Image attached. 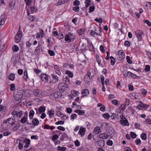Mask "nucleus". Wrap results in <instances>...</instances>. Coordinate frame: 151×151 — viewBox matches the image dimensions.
Segmentation results:
<instances>
[{"label":"nucleus","instance_id":"nucleus-14","mask_svg":"<svg viewBox=\"0 0 151 151\" xmlns=\"http://www.w3.org/2000/svg\"><path fill=\"white\" fill-rule=\"evenodd\" d=\"M15 3V0H10L9 6L11 9H13L14 8Z\"/></svg>","mask_w":151,"mask_h":151},{"label":"nucleus","instance_id":"nucleus-29","mask_svg":"<svg viewBox=\"0 0 151 151\" xmlns=\"http://www.w3.org/2000/svg\"><path fill=\"white\" fill-rule=\"evenodd\" d=\"M41 48L40 45H38L34 51V53L37 55L39 54L40 52V49Z\"/></svg>","mask_w":151,"mask_h":151},{"label":"nucleus","instance_id":"nucleus-62","mask_svg":"<svg viewBox=\"0 0 151 151\" xmlns=\"http://www.w3.org/2000/svg\"><path fill=\"white\" fill-rule=\"evenodd\" d=\"M57 129H59L60 130L62 131H64L65 130V128L61 126H59L57 127Z\"/></svg>","mask_w":151,"mask_h":151},{"label":"nucleus","instance_id":"nucleus-43","mask_svg":"<svg viewBox=\"0 0 151 151\" xmlns=\"http://www.w3.org/2000/svg\"><path fill=\"white\" fill-rule=\"evenodd\" d=\"M141 137L142 140H146L147 139L146 134L144 133H143L141 134Z\"/></svg>","mask_w":151,"mask_h":151},{"label":"nucleus","instance_id":"nucleus-19","mask_svg":"<svg viewBox=\"0 0 151 151\" xmlns=\"http://www.w3.org/2000/svg\"><path fill=\"white\" fill-rule=\"evenodd\" d=\"M31 13L29 12V10H27V15L28 16V18L29 20L32 21H33L35 20V17L34 16L30 15Z\"/></svg>","mask_w":151,"mask_h":151},{"label":"nucleus","instance_id":"nucleus-32","mask_svg":"<svg viewBox=\"0 0 151 151\" xmlns=\"http://www.w3.org/2000/svg\"><path fill=\"white\" fill-rule=\"evenodd\" d=\"M15 74L12 73H11L9 75L8 78L11 81H13L15 78Z\"/></svg>","mask_w":151,"mask_h":151},{"label":"nucleus","instance_id":"nucleus-55","mask_svg":"<svg viewBox=\"0 0 151 151\" xmlns=\"http://www.w3.org/2000/svg\"><path fill=\"white\" fill-rule=\"evenodd\" d=\"M95 21L96 22L100 23H102L103 22L102 18L101 17L99 19L97 18H96L95 19Z\"/></svg>","mask_w":151,"mask_h":151},{"label":"nucleus","instance_id":"nucleus-18","mask_svg":"<svg viewBox=\"0 0 151 151\" xmlns=\"http://www.w3.org/2000/svg\"><path fill=\"white\" fill-rule=\"evenodd\" d=\"M92 78L89 76V75L87 74L84 77V80L86 83L89 82Z\"/></svg>","mask_w":151,"mask_h":151},{"label":"nucleus","instance_id":"nucleus-36","mask_svg":"<svg viewBox=\"0 0 151 151\" xmlns=\"http://www.w3.org/2000/svg\"><path fill=\"white\" fill-rule=\"evenodd\" d=\"M12 50L14 52H17L19 51V48L17 46L14 45L12 46Z\"/></svg>","mask_w":151,"mask_h":151},{"label":"nucleus","instance_id":"nucleus-27","mask_svg":"<svg viewBox=\"0 0 151 151\" xmlns=\"http://www.w3.org/2000/svg\"><path fill=\"white\" fill-rule=\"evenodd\" d=\"M89 93V91L88 90L85 89L83 90L82 93V95L83 97L87 96Z\"/></svg>","mask_w":151,"mask_h":151},{"label":"nucleus","instance_id":"nucleus-64","mask_svg":"<svg viewBox=\"0 0 151 151\" xmlns=\"http://www.w3.org/2000/svg\"><path fill=\"white\" fill-rule=\"evenodd\" d=\"M106 144L108 145L112 146L113 145V142L110 140H109L107 141Z\"/></svg>","mask_w":151,"mask_h":151},{"label":"nucleus","instance_id":"nucleus-15","mask_svg":"<svg viewBox=\"0 0 151 151\" xmlns=\"http://www.w3.org/2000/svg\"><path fill=\"white\" fill-rule=\"evenodd\" d=\"M96 144L99 147L102 148L104 145V142L103 140H99L96 142Z\"/></svg>","mask_w":151,"mask_h":151},{"label":"nucleus","instance_id":"nucleus-34","mask_svg":"<svg viewBox=\"0 0 151 151\" xmlns=\"http://www.w3.org/2000/svg\"><path fill=\"white\" fill-rule=\"evenodd\" d=\"M58 150L59 151H65L66 149V147L59 146L57 147Z\"/></svg>","mask_w":151,"mask_h":151},{"label":"nucleus","instance_id":"nucleus-2","mask_svg":"<svg viewBox=\"0 0 151 151\" xmlns=\"http://www.w3.org/2000/svg\"><path fill=\"white\" fill-rule=\"evenodd\" d=\"M76 37L73 33L70 32L68 33L65 36V40L68 42L73 41L75 39Z\"/></svg>","mask_w":151,"mask_h":151},{"label":"nucleus","instance_id":"nucleus-35","mask_svg":"<svg viewBox=\"0 0 151 151\" xmlns=\"http://www.w3.org/2000/svg\"><path fill=\"white\" fill-rule=\"evenodd\" d=\"M35 114L34 111L33 110H31L29 113V116L30 119H32Z\"/></svg>","mask_w":151,"mask_h":151},{"label":"nucleus","instance_id":"nucleus-56","mask_svg":"<svg viewBox=\"0 0 151 151\" xmlns=\"http://www.w3.org/2000/svg\"><path fill=\"white\" fill-rule=\"evenodd\" d=\"M126 59L127 60V62L129 63L130 64L132 63V61L130 60V57L129 56H127Z\"/></svg>","mask_w":151,"mask_h":151},{"label":"nucleus","instance_id":"nucleus-17","mask_svg":"<svg viewBox=\"0 0 151 151\" xmlns=\"http://www.w3.org/2000/svg\"><path fill=\"white\" fill-rule=\"evenodd\" d=\"M87 74L89 75V76L92 78L95 75V71L93 69H91L89 70Z\"/></svg>","mask_w":151,"mask_h":151},{"label":"nucleus","instance_id":"nucleus-26","mask_svg":"<svg viewBox=\"0 0 151 151\" xmlns=\"http://www.w3.org/2000/svg\"><path fill=\"white\" fill-rule=\"evenodd\" d=\"M118 54L119 57H121L122 58H123L125 57V54L122 50H119L118 52Z\"/></svg>","mask_w":151,"mask_h":151},{"label":"nucleus","instance_id":"nucleus-6","mask_svg":"<svg viewBox=\"0 0 151 151\" xmlns=\"http://www.w3.org/2000/svg\"><path fill=\"white\" fill-rule=\"evenodd\" d=\"M12 114L13 116V117L14 119L16 117L20 118L22 116V111H14L12 113Z\"/></svg>","mask_w":151,"mask_h":151},{"label":"nucleus","instance_id":"nucleus-25","mask_svg":"<svg viewBox=\"0 0 151 151\" xmlns=\"http://www.w3.org/2000/svg\"><path fill=\"white\" fill-rule=\"evenodd\" d=\"M68 0H59L58 2L56 4L57 6L61 5L66 3Z\"/></svg>","mask_w":151,"mask_h":151},{"label":"nucleus","instance_id":"nucleus-22","mask_svg":"<svg viewBox=\"0 0 151 151\" xmlns=\"http://www.w3.org/2000/svg\"><path fill=\"white\" fill-rule=\"evenodd\" d=\"M101 132V131L99 127H97L94 129V132L93 134L94 133L95 135L99 134Z\"/></svg>","mask_w":151,"mask_h":151},{"label":"nucleus","instance_id":"nucleus-10","mask_svg":"<svg viewBox=\"0 0 151 151\" xmlns=\"http://www.w3.org/2000/svg\"><path fill=\"white\" fill-rule=\"evenodd\" d=\"M34 4L33 5H31L29 8L28 9H27V10H29V12H31V13H33L34 12H36L37 11V8L35 6V3H34Z\"/></svg>","mask_w":151,"mask_h":151},{"label":"nucleus","instance_id":"nucleus-42","mask_svg":"<svg viewBox=\"0 0 151 151\" xmlns=\"http://www.w3.org/2000/svg\"><path fill=\"white\" fill-rule=\"evenodd\" d=\"M65 73L68 75L70 78H72L73 76V73L70 71L69 70H66L65 72Z\"/></svg>","mask_w":151,"mask_h":151},{"label":"nucleus","instance_id":"nucleus-57","mask_svg":"<svg viewBox=\"0 0 151 151\" xmlns=\"http://www.w3.org/2000/svg\"><path fill=\"white\" fill-rule=\"evenodd\" d=\"M73 11L78 12L79 11V7L78 6H75L73 7Z\"/></svg>","mask_w":151,"mask_h":151},{"label":"nucleus","instance_id":"nucleus-9","mask_svg":"<svg viewBox=\"0 0 151 151\" xmlns=\"http://www.w3.org/2000/svg\"><path fill=\"white\" fill-rule=\"evenodd\" d=\"M51 78L50 81V82L53 83H55L57 82L59 80L58 77L56 75L52 74H51Z\"/></svg>","mask_w":151,"mask_h":151},{"label":"nucleus","instance_id":"nucleus-31","mask_svg":"<svg viewBox=\"0 0 151 151\" xmlns=\"http://www.w3.org/2000/svg\"><path fill=\"white\" fill-rule=\"evenodd\" d=\"M55 128V127H53V126H49V125H48V124L45 125L44 126V128L45 129H49L51 130H53Z\"/></svg>","mask_w":151,"mask_h":151},{"label":"nucleus","instance_id":"nucleus-51","mask_svg":"<svg viewBox=\"0 0 151 151\" xmlns=\"http://www.w3.org/2000/svg\"><path fill=\"white\" fill-rule=\"evenodd\" d=\"M91 3V0H86L85 1L86 4V7H88L90 5Z\"/></svg>","mask_w":151,"mask_h":151},{"label":"nucleus","instance_id":"nucleus-54","mask_svg":"<svg viewBox=\"0 0 151 151\" xmlns=\"http://www.w3.org/2000/svg\"><path fill=\"white\" fill-rule=\"evenodd\" d=\"M130 95H132V96H133L135 99H137L139 97V96L137 95L134 93H133L130 94Z\"/></svg>","mask_w":151,"mask_h":151},{"label":"nucleus","instance_id":"nucleus-8","mask_svg":"<svg viewBox=\"0 0 151 151\" xmlns=\"http://www.w3.org/2000/svg\"><path fill=\"white\" fill-rule=\"evenodd\" d=\"M68 86L64 83H60L58 86V89L61 91H64L66 90Z\"/></svg>","mask_w":151,"mask_h":151},{"label":"nucleus","instance_id":"nucleus-3","mask_svg":"<svg viewBox=\"0 0 151 151\" xmlns=\"http://www.w3.org/2000/svg\"><path fill=\"white\" fill-rule=\"evenodd\" d=\"M43 92L40 90L35 89L33 90V93L34 96L42 98L44 96Z\"/></svg>","mask_w":151,"mask_h":151},{"label":"nucleus","instance_id":"nucleus-38","mask_svg":"<svg viewBox=\"0 0 151 151\" xmlns=\"http://www.w3.org/2000/svg\"><path fill=\"white\" fill-rule=\"evenodd\" d=\"M24 141L20 140V142L19 143L18 148L19 150H22L23 147V144Z\"/></svg>","mask_w":151,"mask_h":151},{"label":"nucleus","instance_id":"nucleus-11","mask_svg":"<svg viewBox=\"0 0 151 151\" xmlns=\"http://www.w3.org/2000/svg\"><path fill=\"white\" fill-rule=\"evenodd\" d=\"M40 77L42 81L44 83L47 82L48 80V76L45 74H42Z\"/></svg>","mask_w":151,"mask_h":151},{"label":"nucleus","instance_id":"nucleus-21","mask_svg":"<svg viewBox=\"0 0 151 151\" xmlns=\"http://www.w3.org/2000/svg\"><path fill=\"white\" fill-rule=\"evenodd\" d=\"M6 18L4 16H1L0 18V27L4 25L6 21Z\"/></svg>","mask_w":151,"mask_h":151},{"label":"nucleus","instance_id":"nucleus-45","mask_svg":"<svg viewBox=\"0 0 151 151\" xmlns=\"http://www.w3.org/2000/svg\"><path fill=\"white\" fill-rule=\"evenodd\" d=\"M90 33L91 35H92V36H94V35L95 34H96V35H100V34H99V33H98V32H94V31H93V30H91Z\"/></svg>","mask_w":151,"mask_h":151},{"label":"nucleus","instance_id":"nucleus-40","mask_svg":"<svg viewBox=\"0 0 151 151\" xmlns=\"http://www.w3.org/2000/svg\"><path fill=\"white\" fill-rule=\"evenodd\" d=\"M96 62L99 65H100L101 64V59L99 56L98 55H96Z\"/></svg>","mask_w":151,"mask_h":151},{"label":"nucleus","instance_id":"nucleus-37","mask_svg":"<svg viewBox=\"0 0 151 151\" xmlns=\"http://www.w3.org/2000/svg\"><path fill=\"white\" fill-rule=\"evenodd\" d=\"M45 110V108L44 106H41L38 109V111L40 114L44 112Z\"/></svg>","mask_w":151,"mask_h":151},{"label":"nucleus","instance_id":"nucleus-13","mask_svg":"<svg viewBox=\"0 0 151 151\" xmlns=\"http://www.w3.org/2000/svg\"><path fill=\"white\" fill-rule=\"evenodd\" d=\"M139 106L140 107L144 108L145 109H147L149 108L150 106L148 105H146V104H144L142 102L140 101L139 104L138 106H137L138 108H139Z\"/></svg>","mask_w":151,"mask_h":151},{"label":"nucleus","instance_id":"nucleus-46","mask_svg":"<svg viewBox=\"0 0 151 151\" xmlns=\"http://www.w3.org/2000/svg\"><path fill=\"white\" fill-rule=\"evenodd\" d=\"M10 90L12 91H14L15 89V86L14 84H12L10 85Z\"/></svg>","mask_w":151,"mask_h":151},{"label":"nucleus","instance_id":"nucleus-4","mask_svg":"<svg viewBox=\"0 0 151 151\" xmlns=\"http://www.w3.org/2000/svg\"><path fill=\"white\" fill-rule=\"evenodd\" d=\"M15 119L14 118H9L7 119L4 120L3 123L10 124L12 126L15 123L16 121Z\"/></svg>","mask_w":151,"mask_h":151},{"label":"nucleus","instance_id":"nucleus-23","mask_svg":"<svg viewBox=\"0 0 151 151\" xmlns=\"http://www.w3.org/2000/svg\"><path fill=\"white\" fill-rule=\"evenodd\" d=\"M55 111L52 109H50L48 112L49 117L50 118H52L54 115Z\"/></svg>","mask_w":151,"mask_h":151},{"label":"nucleus","instance_id":"nucleus-1","mask_svg":"<svg viewBox=\"0 0 151 151\" xmlns=\"http://www.w3.org/2000/svg\"><path fill=\"white\" fill-rule=\"evenodd\" d=\"M24 93V91L22 90L18 91L15 93L14 96L15 99L17 101H19L22 99Z\"/></svg>","mask_w":151,"mask_h":151},{"label":"nucleus","instance_id":"nucleus-52","mask_svg":"<svg viewBox=\"0 0 151 151\" xmlns=\"http://www.w3.org/2000/svg\"><path fill=\"white\" fill-rule=\"evenodd\" d=\"M103 116L104 118L106 119H109L110 117V116L108 113L103 114Z\"/></svg>","mask_w":151,"mask_h":151},{"label":"nucleus","instance_id":"nucleus-5","mask_svg":"<svg viewBox=\"0 0 151 151\" xmlns=\"http://www.w3.org/2000/svg\"><path fill=\"white\" fill-rule=\"evenodd\" d=\"M22 34V31L19 30L15 37L16 42L18 43L21 41Z\"/></svg>","mask_w":151,"mask_h":151},{"label":"nucleus","instance_id":"nucleus-58","mask_svg":"<svg viewBox=\"0 0 151 151\" xmlns=\"http://www.w3.org/2000/svg\"><path fill=\"white\" fill-rule=\"evenodd\" d=\"M95 8L94 6H91L89 8V11L90 12H93L95 9Z\"/></svg>","mask_w":151,"mask_h":151},{"label":"nucleus","instance_id":"nucleus-53","mask_svg":"<svg viewBox=\"0 0 151 151\" xmlns=\"http://www.w3.org/2000/svg\"><path fill=\"white\" fill-rule=\"evenodd\" d=\"M73 4L74 6H78L80 4V3L79 1L76 0L74 1Z\"/></svg>","mask_w":151,"mask_h":151},{"label":"nucleus","instance_id":"nucleus-49","mask_svg":"<svg viewBox=\"0 0 151 151\" xmlns=\"http://www.w3.org/2000/svg\"><path fill=\"white\" fill-rule=\"evenodd\" d=\"M48 53L51 56H53L55 55V53L52 50H49Z\"/></svg>","mask_w":151,"mask_h":151},{"label":"nucleus","instance_id":"nucleus-39","mask_svg":"<svg viewBox=\"0 0 151 151\" xmlns=\"http://www.w3.org/2000/svg\"><path fill=\"white\" fill-rule=\"evenodd\" d=\"M3 114H4L7 112L6 107L4 106H3L2 109L0 111Z\"/></svg>","mask_w":151,"mask_h":151},{"label":"nucleus","instance_id":"nucleus-44","mask_svg":"<svg viewBox=\"0 0 151 151\" xmlns=\"http://www.w3.org/2000/svg\"><path fill=\"white\" fill-rule=\"evenodd\" d=\"M111 59V63L112 65H114L115 62V60L114 58L111 56L110 57Z\"/></svg>","mask_w":151,"mask_h":151},{"label":"nucleus","instance_id":"nucleus-63","mask_svg":"<svg viewBox=\"0 0 151 151\" xmlns=\"http://www.w3.org/2000/svg\"><path fill=\"white\" fill-rule=\"evenodd\" d=\"M56 114L57 116L61 117L63 114L61 112L58 111H56Z\"/></svg>","mask_w":151,"mask_h":151},{"label":"nucleus","instance_id":"nucleus-30","mask_svg":"<svg viewBox=\"0 0 151 151\" xmlns=\"http://www.w3.org/2000/svg\"><path fill=\"white\" fill-rule=\"evenodd\" d=\"M32 123L34 126H36L39 124V122L37 119L35 118L33 119Z\"/></svg>","mask_w":151,"mask_h":151},{"label":"nucleus","instance_id":"nucleus-59","mask_svg":"<svg viewBox=\"0 0 151 151\" xmlns=\"http://www.w3.org/2000/svg\"><path fill=\"white\" fill-rule=\"evenodd\" d=\"M130 135L131 137L132 138L134 139L136 138V134L133 132H130Z\"/></svg>","mask_w":151,"mask_h":151},{"label":"nucleus","instance_id":"nucleus-16","mask_svg":"<svg viewBox=\"0 0 151 151\" xmlns=\"http://www.w3.org/2000/svg\"><path fill=\"white\" fill-rule=\"evenodd\" d=\"M107 130V133L109 134V137L112 136L114 133V129L113 128L111 127L109 128V129H108Z\"/></svg>","mask_w":151,"mask_h":151},{"label":"nucleus","instance_id":"nucleus-48","mask_svg":"<svg viewBox=\"0 0 151 151\" xmlns=\"http://www.w3.org/2000/svg\"><path fill=\"white\" fill-rule=\"evenodd\" d=\"M71 93L73 96H78V94H79V93L78 91L75 90L72 91Z\"/></svg>","mask_w":151,"mask_h":151},{"label":"nucleus","instance_id":"nucleus-20","mask_svg":"<svg viewBox=\"0 0 151 151\" xmlns=\"http://www.w3.org/2000/svg\"><path fill=\"white\" fill-rule=\"evenodd\" d=\"M119 122L122 125L124 126H129V123L127 119L125 120H120Z\"/></svg>","mask_w":151,"mask_h":151},{"label":"nucleus","instance_id":"nucleus-33","mask_svg":"<svg viewBox=\"0 0 151 151\" xmlns=\"http://www.w3.org/2000/svg\"><path fill=\"white\" fill-rule=\"evenodd\" d=\"M4 46V44L0 46V54L4 52L6 50V48Z\"/></svg>","mask_w":151,"mask_h":151},{"label":"nucleus","instance_id":"nucleus-7","mask_svg":"<svg viewBox=\"0 0 151 151\" xmlns=\"http://www.w3.org/2000/svg\"><path fill=\"white\" fill-rule=\"evenodd\" d=\"M135 34L137 37L138 41H142V36L143 35V33L142 32L139 30H137L135 31Z\"/></svg>","mask_w":151,"mask_h":151},{"label":"nucleus","instance_id":"nucleus-41","mask_svg":"<svg viewBox=\"0 0 151 151\" xmlns=\"http://www.w3.org/2000/svg\"><path fill=\"white\" fill-rule=\"evenodd\" d=\"M28 78V76L27 73V71H24V79L26 81H27V79Z\"/></svg>","mask_w":151,"mask_h":151},{"label":"nucleus","instance_id":"nucleus-47","mask_svg":"<svg viewBox=\"0 0 151 151\" xmlns=\"http://www.w3.org/2000/svg\"><path fill=\"white\" fill-rule=\"evenodd\" d=\"M59 138V137L58 135L55 134L52 137V141H55Z\"/></svg>","mask_w":151,"mask_h":151},{"label":"nucleus","instance_id":"nucleus-61","mask_svg":"<svg viewBox=\"0 0 151 151\" xmlns=\"http://www.w3.org/2000/svg\"><path fill=\"white\" fill-rule=\"evenodd\" d=\"M63 34L59 33L58 36L57 38L60 40L63 38Z\"/></svg>","mask_w":151,"mask_h":151},{"label":"nucleus","instance_id":"nucleus-12","mask_svg":"<svg viewBox=\"0 0 151 151\" xmlns=\"http://www.w3.org/2000/svg\"><path fill=\"white\" fill-rule=\"evenodd\" d=\"M86 131V129L83 127H80L79 131L78 132V134L82 137L84 135Z\"/></svg>","mask_w":151,"mask_h":151},{"label":"nucleus","instance_id":"nucleus-60","mask_svg":"<svg viewBox=\"0 0 151 151\" xmlns=\"http://www.w3.org/2000/svg\"><path fill=\"white\" fill-rule=\"evenodd\" d=\"M111 117L113 119H115L118 118V117L116 116V114L114 113H113L112 114L111 116Z\"/></svg>","mask_w":151,"mask_h":151},{"label":"nucleus","instance_id":"nucleus-50","mask_svg":"<svg viewBox=\"0 0 151 151\" xmlns=\"http://www.w3.org/2000/svg\"><path fill=\"white\" fill-rule=\"evenodd\" d=\"M84 29H81L77 31V32L79 35H82L84 33Z\"/></svg>","mask_w":151,"mask_h":151},{"label":"nucleus","instance_id":"nucleus-24","mask_svg":"<svg viewBox=\"0 0 151 151\" xmlns=\"http://www.w3.org/2000/svg\"><path fill=\"white\" fill-rule=\"evenodd\" d=\"M27 115H24V116L21 119L20 122L21 123L24 124L27 121Z\"/></svg>","mask_w":151,"mask_h":151},{"label":"nucleus","instance_id":"nucleus-28","mask_svg":"<svg viewBox=\"0 0 151 151\" xmlns=\"http://www.w3.org/2000/svg\"><path fill=\"white\" fill-rule=\"evenodd\" d=\"M99 137L100 138L105 139L108 138L109 137V135L105 133H103L100 134Z\"/></svg>","mask_w":151,"mask_h":151}]
</instances>
